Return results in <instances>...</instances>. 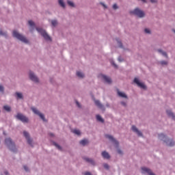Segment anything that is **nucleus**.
<instances>
[{"mask_svg":"<svg viewBox=\"0 0 175 175\" xmlns=\"http://www.w3.org/2000/svg\"><path fill=\"white\" fill-rule=\"evenodd\" d=\"M3 109L6 110V111H10V107L5 105L3 107Z\"/></svg>","mask_w":175,"mask_h":175,"instance_id":"obj_29","label":"nucleus"},{"mask_svg":"<svg viewBox=\"0 0 175 175\" xmlns=\"http://www.w3.org/2000/svg\"><path fill=\"white\" fill-rule=\"evenodd\" d=\"M105 137L107 139H109V140H111V142H113V143H114L115 146H118V142H117V140H116V139H114L113 137V136L109 135H105Z\"/></svg>","mask_w":175,"mask_h":175,"instance_id":"obj_13","label":"nucleus"},{"mask_svg":"<svg viewBox=\"0 0 175 175\" xmlns=\"http://www.w3.org/2000/svg\"><path fill=\"white\" fill-rule=\"evenodd\" d=\"M98 77L100 79H102V80H104L105 83H107V84H111V78L109 77H107L103 74H100L98 75Z\"/></svg>","mask_w":175,"mask_h":175,"instance_id":"obj_6","label":"nucleus"},{"mask_svg":"<svg viewBox=\"0 0 175 175\" xmlns=\"http://www.w3.org/2000/svg\"><path fill=\"white\" fill-rule=\"evenodd\" d=\"M29 25H30V27H35V23H33V21H29Z\"/></svg>","mask_w":175,"mask_h":175,"instance_id":"obj_28","label":"nucleus"},{"mask_svg":"<svg viewBox=\"0 0 175 175\" xmlns=\"http://www.w3.org/2000/svg\"><path fill=\"white\" fill-rule=\"evenodd\" d=\"M51 24H52L53 27H55V25H57V21H55V20L52 21Z\"/></svg>","mask_w":175,"mask_h":175,"instance_id":"obj_30","label":"nucleus"},{"mask_svg":"<svg viewBox=\"0 0 175 175\" xmlns=\"http://www.w3.org/2000/svg\"><path fill=\"white\" fill-rule=\"evenodd\" d=\"M5 144H6L7 146L11 150V151H13L14 152H16L17 151V149L16 148V146L14 145V142L12 141V139L7 138L5 140Z\"/></svg>","mask_w":175,"mask_h":175,"instance_id":"obj_2","label":"nucleus"},{"mask_svg":"<svg viewBox=\"0 0 175 175\" xmlns=\"http://www.w3.org/2000/svg\"><path fill=\"white\" fill-rule=\"evenodd\" d=\"M134 83L138 85V87H140V88H143V90H146V85L144 83L139 81V79L137 78H135L134 79Z\"/></svg>","mask_w":175,"mask_h":175,"instance_id":"obj_10","label":"nucleus"},{"mask_svg":"<svg viewBox=\"0 0 175 175\" xmlns=\"http://www.w3.org/2000/svg\"><path fill=\"white\" fill-rule=\"evenodd\" d=\"M0 35H2L3 36H6V33H3L2 31H0Z\"/></svg>","mask_w":175,"mask_h":175,"instance_id":"obj_38","label":"nucleus"},{"mask_svg":"<svg viewBox=\"0 0 175 175\" xmlns=\"http://www.w3.org/2000/svg\"><path fill=\"white\" fill-rule=\"evenodd\" d=\"M84 159H85V161H86V162L91 163V165H95V161H94V160H92L90 158H84Z\"/></svg>","mask_w":175,"mask_h":175,"instance_id":"obj_18","label":"nucleus"},{"mask_svg":"<svg viewBox=\"0 0 175 175\" xmlns=\"http://www.w3.org/2000/svg\"><path fill=\"white\" fill-rule=\"evenodd\" d=\"M150 2L152 3H155L157 2V0H150Z\"/></svg>","mask_w":175,"mask_h":175,"instance_id":"obj_42","label":"nucleus"},{"mask_svg":"<svg viewBox=\"0 0 175 175\" xmlns=\"http://www.w3.org/2000/svg\"><path fill=\"white\" fill-rule=\"evenodd\" d=\"M16 117L18 120H19L22 122H28V118H27L25 116L23 115L22 113H18Z\"/></svg>","mask_w":175,"mask_h":175,"instance_id":"obj_8","label":"nucleus"},{"mask_svg":"<svg viewBox=\"0 0 175 175\" xmlns=\"http://www.w3.org/2000/svg\"><path fill=\"white\" fill-rule=\"evenodd\" d=\"M103 166H104L105 169H109V165L107 163H105L103 165Z\"/></svg>","mask_w":175,"mask_h":175,"instance_id":"obj_33","label":"nucleus"},{"mask_svg":"<svg viewBox=\"0 0 175 175\" xmlns=\"http://www.w3.org/2000/svg\"><path fill=\"white\" fill-rule=\"evenodd\" d=\"M29 78L31 79L32 81H34L35 83H38L39 79H38V77L33 74V72H29Z\"/></svg>","mask_w":175,"mask_h":175,"instance_id":"obj_9","label":"nucleus"},{"mask_svg":"<svg viewBox=\"0 0 175 175\" xmlns=\"http://www.w3.org/2000/svg\"><path fill=\"white\" fill-rule=\"evenodd\" d=\"M118 60L120 61V62H122V59H121V57H118Z\"/></svg>","mask_w":175,"mask_h":175,"instance_id":"obj_44","label":"nucleus"},{"mask_svg":"<svg viewBox=\"0 0 175 175\" xmlns=\"http://www.w3.org/2000/svg\"><path fill=\"white\" fill-rule=\"evenodd\" d=\"M113 9H118V6L117 5V4H114L113 5Z\"/></svg>","mask_w":175,"mask_h":175,"instance_id":"obj_36","label":"nucleus"},{"mask_svg":"<svg viewBox=\"0 0 175 175\" xmlns=\"http://www.w3.org/2000/svg\"><path fill=\"white\" fill-rule=\"evenodd\" d=\"M132 131L133 132H135V133L137 134L138 136H143V134L142 133V132L139 131V130L137 129V128H136L135 126H132Z\"/></svg>","mask_w":175,"mask_h":175,"instance_id":"obj_14","label":"nucleus"},{"mask_svg":"<svg viewBox=\"0 0 175 175\" xmlns=\"http://www.w3.org/2000/svg\"><path fill=\"white\" fill-rule=\"evenodd\" d=\"M36 30L38 31V32L41 33L42 36H43V38L46 40H51V38H50V36H49V34H47L46 31H44L43 29H42V28H36Z\"/></svg>","mask_w":175,"mask_h":175,"instance_id":"obj_4","label":"nucleus"},{"mask_svg":"<svg viewBox=\"0 0 175 175\" xmlns=\"http://www.w3.org/2000/svg\"><path fill=\"white\" fill-rule=\"evenodd\" d=\"M77 76L80 79H83L84 77V74L80 71L77 72Z\"/></svg>","mask_w":175,"mask_h":175,"instance_id":"obj_19","label":"nucleus"},{"mask_svg":"<svg viewBox=\"0 0 175 175\" xmlns=\"http://www.w3.org/2000/svg\"><path fill=\"white\" fill-rule=\"evenodd\" d=\"M72 132H73L75 135H78V136L80 135V133H81L80 131H79V130H77V129L73 130Z\"/></svg>","mask_w":175,"mask_h":175,"instance_id":"obj_27","label":"nucleus"},{"mask_svg":"<svg viewBox=\"0 0 175 175\" xmlns=\"http://www.w3.org/2000/svg\"><path fill=\"white\" fill-rule=\"evenodd\" d=\"M131 14L137 16V17H144V12L140 10L139 8H135L134 10L130 12Z\"/></svg>","mask_w":175,"mask_h":175,"instance_id":"obj_5","label":"nucleus"},{"mask_svg":"<svg viewBox=\"0 0 175 175\" xmlns=\"http://www.w3.org/2000/svg\"><path fill=\"white\" fill-rule=\"evenodd\" d=\"M112 65H113L115 68H117V65H116V64H114V62L112 63Z\"/></svg>","mask_w":175,"mask_h":175,"instance_id":"obj_45","label":"nucleus"},{"mask_svg":"<svg viewBox=\"0 0 175 175\" xmlns=\"http://www.w3.org/2000/svg\"><path fill=\"white\" fill-rule=\"evenodd\" d=\"M101 155L105 158V159H110V154H109V153L106 151H103Z\"/></svg>","mask_w":175,"mask_h":175,"instance_id":"obj_15","label":"nucleus"},{"mask_svg":"<svg viewBox=\"0 0 175 175\" xmlns=\"http://www.w3.org/2000/svg\"><path fill=\"white\" fill-rule=\"evenodd\" d=\"M59 3L62 8H65V3H64V0H59Z\"/></svg>","mask_w":175,"mask_h":175,"instance_id":"obj_24","label":"nucleus"},{"mask_svg":"<svg viewBox=\"0 0 175 175\" xmlns=\"http://www.w3.org/2000/svg\"><path fill=\"white\" fill-rule=\"evenodd\" d=\"M24 169L26 172H28V167L27 165H24Z\"/></svg>","mask_w":175,"mask_h":175,"instance_id":"obj_39","label":"nucleus"},{"mask_svg":"<svg viewBox=\"0 0 175 175\" xmlns=\"http://www.w3.org/2000/svg\"><path fill=\"white\" fill-rule=\"evenodd\" d=\"M0 92H3V86L2 85H0Z\"/></svg>","mask_w":175,"mask_h":175,"instance_id":"obj_34","label":"nucleus"},{"mask_svg":"<svg viewBox=\"0 0 175 175\" xmlns=\"http://www.w3.org/2000/svg\"><path fill=\"white\" fill-rule=\"evenodd\" d=\"M67 3L69 5V6H71V8H75V3H73L71 1H68Z\"/></svg>","mask_w":175,"mask_h":175,"instance_id":"obj_25","label":"nucleus"},{"mask_svg":"<svg viewBox=\"0 0 175 175\" xmlns=\"http://www.w3.org/2000/svg\"><path fill=\"white\" fill-rule=\"evenodd\" d=\"M80 144H81V146H86V144H88V140L83 139V140L80 141Z\"/></svg>","mask_w":175,"mask_h":175,"instance_id":"obj_21","label":"nucleus"},{"mask_svg":"<svg viewBox=\"0 0 175 175\" xmlns=\"http://www.w3.org/2000/svg\"><path fill=\"white\" fill-rule=\"evenodd\" d=\"M116 40L118 42V44L119 45V47H122V43H121L118 39H117Z\"/></svg>","mask_w":175,"mask_h":175,"instance_id":"obj_31","label":"nucleus"},{"mask_svg":"<svg viewBox=\"0 0 175 175\" xmlns=\"http://www.w3.org/2000/svg\"><path fill=\"white\" fill-rule=\"evenodd\" d=\"M4 173H5V175L9 174V173L8 172H6V171Z\"/></svg>","mask_w":175,"mask_h":175,"instance_id":"obj_47","label":"nucleus"},{"mask_svg":"<svg viewBox=\"0 0 175 175\" xmlns=\"http://www.w3.org/2000/svg\"><path fill=\"white\" fill-rule=\"evenodd\" d=\"M121 105H122V106H126V103L125 102H122Z\"/></svg>","mask_w":175,"mask_h":175,"instance_id":"obj_41","label":"nucleus"},{"mask_svg":"<svg viewBox=\"0 0 175 175\" xmlns=\"http://www.w3.org/2000/svg\"><path fill=\"white\" fill-rule=\"evenodd\" d=\"M142 173H148V174L149 175H156L155 174L152 173V171H151V170L146 167H142Z\"/></svg>","mask_w":175,"mask_h":175,"instance_id":"obj_12","label":"nucleus"},{"mask_svg":"<svg viewBox=\"0 0 175 175\" xmlns=\"http://www.w3.org/2000/svg\"><path fill=\"white\" fill-rule=\"evenodd\" d=\"M161 65H167V62H166V61H161Z\"/></svg>","mask_w":175,"mask_h":175,"instance_id":"obj_32","label":"nucleus"},{"mask_svg":"<svg viewBox=\"0 0 175 175\" xmlns=\"http://www.w3.org/2000/svg\"><path fill=\"white\" fill-rule=\"evenodd\" d=\"M23 135H24L25 137H26V139L27 140V143L30 146H32V139H31V138H29V133H28L27 131H24Z\"/></svg>","mask_w":175,"mask_h":175,"instance_id":"obj_11","label":"nucleus"},{"mask_svg":"<svg viewBox=\"0 0 175 175\" xmlns=\"http://www.w3.org/2000/svg\"><path fill=\"white\" fill-rule=\"evenodd\" d=\"M55 147H57V148H58V150H61V146H59V145H58L57 144H55Z\"/></svg>","mask_w":175,"mask_h":175,"instance_id":"obj_35","label":"nucleus"},{"mask_svg":"<svg viewBox=\"0 0 175 175\" xmlns=\"http://www.w3.org/2000/svg\"><path fill=\"white\" fill-rule=\"evenodd\" d=\"M96 120H97V121H99L100 122H105V120H103V118H102V116L100 115L96 116Z\"/></svg>","mask_w":175,"mask_h":175,"instance_id":"obj_20","label":"nucleus"},{"mask_svg":"<svg viewBox=\"0 0 175 175\" xmlns=\"http://www.w3.org/2000/svg\"><path fill=\"white\" fill-rule=\"evenodd\" d=\"M101 5H103V6L106 9V8H107V7H106V5H105V4H103V3H101Z\"/></svg>","mask_w":175,"mask_h":175,"instance_id":"obj_46","label":"nucleus"},{"mask_svg":"<svg viewBox=\"0 0 175 175\" xmlns=\"http://www.w3.org/2000/svg\"><path fill=\"white\" fill-rule=\"evenodd\" d=\"M50 135H51V136H53V133H51Z\"/></svg>","mask_w":175,"mask_h":175,"instance_id":"obj_49","label":"nucleus"},{"mask_svg":"<svg viewBox=\"0 0 175 175\" xmlns=\"http://www.w3.org/2000/svg\"><path fill=\"white\" fill-rule=\"evenodd\" d=\"M167 114L169 117H172V120H175L174 113L172 111L167 110Z\"/></svg>","mask_w":175,"mask_h":175,"instance_id":"obj_17","label":"nucleus"},{"mask_svg":"<svg viewBox=\"0 0 175 175\" xmlns=\"http://www.w3.org/2000/svg\"><path fill=\"white\" fill-rule=\"evenodd\" d=\"M158 51H159V53L162 54V55H163L164 57H166V58H167V53H166V52H165L161 49H159Z\"/></svg>","mask_w":175,"mask_h":175,"instance_id":"obj_23","label":"nucleus"},{"mask_svg":"<svg viewBox=\"0 0 175 175\" xmlns=\"http://www.w3.org/2000/svg\"><path fill=\"white\" fill-rule=\"evenodd\" d=\"M142 2H144V3H146V2H147L146 0H141Z\"/></svg>","mask_w":175,"mask_h":175,"instance_id":"obj_48","label":"nucleus"},{"mask_svg":"<svg viewBox=\"0 0 175 175\" xmlns=\"http://www.w3.org/2000/svg\"><path fill=\"white\" fill-rule=\"evenodd\" d=\"M118 154H122V152L120 150H118Z\"/></svg>","mask_w":175,"mask_h":175,"instance_id":"obj_43","label":"nucleus"},{"mask_svg":"<svg viewBox=\"0 0 175 175\" xmlns=\"http://www.w3.org/2000/svg\"><path fill=\"white\" fill-rule=\"evenodd\" d=\"M94 103H95V105L99 107V109H102V107H103V105H101L99 100H95Z\"/></svg>","mask_w":175,"mask_h":175,"instance_id":"obj_22","label":"nucleus"},{"mask_svg":"<svg viewBox=\"0 0 175 175\" xmlns=\"http://www.w3.org/2000/svg\"><path fill=\"white\" fill-rule=\"evenodd\" d=\"M144 31H145L146 33H150V29H145Z\"/></svg>","mask_w":175,"mask_h":175,"instance_id":"obj_37","label":"nucleus"},{"mask_svg":"<svg viewBox=\"0 0 175 175\" xmlns=\"http://www.w3.org/2000/svg\"><path fill=\"white\" fill-rule=\"evenodd\" d=\"M16 95L19 99H23V94L16 92Z\"/></svg>","mask_w":175,"mask_h":175,"instance_id":"obj_26","label":"nucleus"},{"mask_svg":"<svg viewBox=\"0 0 175 175\" xmlns=\"http://www.w3.org/2000/svg\"><path fill=\"white\" fill-rule=\"evenodd\" d=\"M12 35L14 38H16V39H18V40H21V42H23V43H28V40L27 39V38L18 33L17 31H13Z\"/></svg>","mask_w":175,"mask_h":175,"instance_id":"obj_3","label":"nucleus"},{"mask_svg":"<svg viewBox=\"0 0 175 175\" xmlns=\"http://www.w3.org/2000/svg\"><path fill=\"white\" fill-rule=\"evenodd\" d=\"M159 139L160 140H163V142H164V143L166 144L167 146H168V147H173V146H174V142L173 140L172 139H169L166 137V135H163V134H160L159 135Z\"/></svg>","mask_w":175,"mask_h":175,"instance_id":"obj_1","label":"nucleus"},{"mask_svg":"<svg viewBox=\"0 0 175 175\" xmlns=\"http://www.w3.org/2000/svg\"><path fill=\"white\" fill-rule=\"evenodd\" d=\"M118 95L120 96V98H125L126 99L128 98V96L125 93L120 92L119 90H118Z\"/></svg>","mask_w":175,"mask_h":175,"instance_id":"obj_16","label":"nucleus"},{"mask_svg":"<svg viewBox=\"0 0 175 175\" xmlns=\"http://www.w3.org/2000/svg\"><path fill=\"white\" fill-rule=\"evenodd\" d=\"M31 110L34 114H37L38 116H39V117L42 120V121H46V119L44 118V115L41 113L39 111V110L36 109V108H35V107H32Z\"/></svg>","mask_w":175,"mask_h":175,"instance_id":"obj_7","label":"nucleus"},{"mask_svg":"<svg viewBox=\"0 0 175 175\" xmlns=\"http://www.w3.org/2000/svg\"><path fill=\"white\" fill-rule=\"evenodd\" d=\"M76 103H77V106H78L79 107H81L79 101H76Z\"/></svg>","mask_w":175,"mask_h":175,"instance_id":"obj_40","label":"nucleus"}]
</instances>
